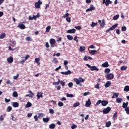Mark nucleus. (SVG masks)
<instances>
[{"mask_svg": "<svg viewBox=\"0 0 129 129\" xmlns=\"http://www.w3.org/2000/svg\"><path fill=\"white\" fill-rule=\"evenodd\" d=\"M12 104L13 107H19V103L17 102H12Z\"/></svg>", "mask_w": 129, "mask_h": 129, "instance_id": "19", "label": "nucleus"}, {"mask_svg": "<svg viewBox=\"0 0 129 129\" xmlns=\"http://www.w3.org/2000/svg\"><path fill=\"white\" fill-rule=\"evenodd\" d=\"M40 18V13H37V15L33 16V20H37V18Z\"/></svg>", "mask_w": 129, "mask_h": 129, "instance_id": "20", "label": "nucleus"}, {"mask_svg": "<svg viewBox=\"0 0 129 129\" xmlns=\"http://www.w3.org/2000/svg\"><path fill=\"white\" fill-rule=\"evenodd\" d=\"M105 73L108 74V73H110V69L107 68L105 69V71H104Z\"/></svg>", "mask_w": 129, "mask_h": 129, "instance_id": "33", "label": "nucleus"}, {"mask_svg": "<svg viewBox=\"0 0 129 129\" xmlns=\"http://www.w3.org/2000/svg\"><path fill=\"white\" fill-rule=\"evenodd\" d=\"M5 102H6V103H8V102H11V99H8L7 98H5Z\"/></svg>", "mask_w": 129, "mask_h": 129, "instance_id": "59", "label": "nucleus"}, {"mask_svg": "<svg viewBox=\"0 0 129 129\" xmlns=\"http://www.w3.org/2000/svg\"><path fill=\"white\" fill-rule=\"evenodd\" d=\"M118 18H119V15H116L113 17V20H114V21H116Z\"/></svg>", "mask_w": 129, "mask_h": 129, "instance_id": "32", "label": "nucleus"}, {"mask_svg": "<svg viewBox=\"0 0 129 129\" xmlns=\"http://www.w3.org/2000/svg\"><path fill=\"white\" fill-rule=\"evenodd\" d=\"M117 26H118V24H116L113 25L109 29H108V30H106V33H109V31H113V30H114V29H115V28H116L117 27Z\"/></svg>", "mask_w": 129, "mask_h": 129, "instance_id": "6", "label": "nucleus"}, {"mask_svg": "<svg viewBox=\"0 0 129 129\" xmlns=\"http://www.w3.org/2000/svg\"><path fill=\"white\" fill-rule=\"evenodd\" d=\"M109 64H108V61H105L102 64V67H103L104 68H107V67H109Z\"/></svg>", "mask_w": 129, "mask_h": 129, "instance_id": "13", "label": "nucleus"}, {"mask_svg": "<svg viewBox=\"0 0 129 129\" xmlns=\"http://www.w3.org/2000/svg\"><path fill=\"white\" fill-rule=\"evenodd\" d=\"M58 106L61 107V106H63L64 105V104L63 103V102L59 101L58 102Z\"/></svg>", "mask_w": 129, "mask_h": 129, "instance_id": "49", "label": "nucleus"}, {"mask_svg": "<svg viewBox=\"0 0 129 129\" xmlns=\"http://www.w3.org/2000/svg\"><path fill=\"white\" fill-rule=\"evenodd\" d=\"M40 116H41V115H39V116L35 115L34 116V118L35 120V121H38V118H40Z\"/></svg>", "mask_w": 129, "mask_h": 129, "instance_id": "44", "label": "nucleus"}, {"mask_svg": "<svg viewBox=\"0 0 129 129\" xmlns=\"http://www.w3.org/2000/svg\"><path fill=\"white\" fill-rule=\"evenodd\" d=\"M95 26H97V22H92V24H91V27H95Z\"/></svg>", "mask_w": 129, "mask_h": 129, "instance_id": "54", "label": "nucleus"}, {"mask_svg": "<svg viewBox=\"0 0 129 129\" xmlns=\"http://www.w3.org/2000/svg\"><path fill=\"white\" fill-rule=\"evenodd\" d=\"M125 111H126V113H127V114H129V108L126 109Z\"/></svg>", "mask_w": 129, "mask_h": 129, "instance_id": "64", "label": "nucleus"}, {"mask_svg": "<svg viewBox=\"0 0 129 129\" xmlns=\"http://www.w3.org/2000/svg\"><path fill=\"white\" fill-rule=\"evenodd\" d=\"M19 95L18 94V92L17 91H14L13 93V97H18Z\"/></svg>", "mask_w": 129, "mask_h": 129, "instance_id": "29", "label": "nucleus"}, {"mask_svg": "<svg viewBox=\"0 0 129 129\" xmlns=\"http://www.w3.org/2000/svg\"><path fill=\"white\" fill-rule=\"evenodd\" d=\"M7 61L9 63H13V62L14 61V58H13V57L12 56L8 57L7 58Z\"/></svg>", "mask_w": 129, "mask_h": 129, "instance_id": "17", "label": "nucleus"}, {"mask_svg": "<svg viewBox=\"0 0 129 129\" xmlns=\"http://www.w3.org/2000/svg\"><path fill=\"white\" fill-rule=\"evenodd\" d=\"M110 110H111V108L110 107H107L103 110V113L104 114H107V113H109Z\"/></svg>", "mask_w": 129, "mask_h": 129, "instance_id": "3", "label": "nucleus"}, {"mask_svg": "<svg viewBox=\"0 0 129 129\" xmlns=\"http://www.w3.org/2000/svg\"><path fill=\"white\" fill-rule=\"evenodd\" d=\"M116 101L117 103H121V101H122V99L121 98H117L116 99Z\"/></svg>", "mask_w": 129, "mask_h": 129, "instance_id": "23", "label": "nucleus"}, {"mask_svg": "<svg viewBox=\"0 0 129 129\" xmlns=\"http://www.w3.org/2000/svg\"><path fill=\"white\" fill-rule=\"evenodd\" d=\"M37 98H40V97H43V93H40V92H38V93H37Z\"/></svg>", "mask_w": 129, "mask_h": 129, "instance_id": "30", "label": "nucleus"}, {"mask_svg": "<svg viewBox=\"0 0 129 129\" xmlns=\"http://www.w3.org/2000/svg\"><path fill=\"white\" fill-rule=\"evenodd\" d=\"M79 105H80V103H79V102H77V103H74L73 107H77V106H79Z\"/></svg>", "mask_w": 129, "mask_h": 129, "instance_id": "36", "label": "nucleus"}, {"mask_svg": "<svg viewBox=\"0 0 129 129\" xmlns=\"http://www.w3.org/2000/svg\"><path fill=\"white\" fill-rule=\"evenodd\" d=\"M127 68V67L123 66L121 67L120 70H121L122 71H123L124 70H126Z\"/></svg>", "mask_w": 129, "mask_h": 129, "instance_id": "35", "label": "nucleus"}, {"mask_svg": "<svg viewBox=\"0 0 129 129\" xmlns=\"http://www.w3.org/2000/svg\"><path fill=\"white\" fill-rule=\"evenodd\" d=\"M74 41H76L77 43H78V39L77 38V36H76L74 38Z\"/></svg>", "mask_w": 129, "mask_h": 129, "instance_id": "62", "label": "nucleus"}, {"mask_svg": "<svg viewBox=\"0 0 129 129\" xmlns=\"http://www.w3.org/2000/svg\"><path fill=\"white\" fill-rule=\"evenodd\" d=\"M103 4H105V5L107 7L109 6V5L112 4V2L110 1V0H103Z\"/></svg>", "mask_w": 129, "mask_h": 129, "instance_id": "9", "label": "nucleus"}, {"mask_svg": "<svg viewBox=\"0 0 129 129\" xmlns=\"http://www.w3.org/2000/svg\"><path fill=\"white\" fill-rule=\"evenodd\" d=\"M124 91H126V92H128L129 91V86H126L124 88Z\"/></svg>", "mask_w": 129, "mask_h": 129, "instance_id": "38", "label": "nucleus"}, {"mask_svg": "<svg viewBox=\"0 0 129 129\" xmlns=\"http://www.w3.org/2000/svg\"><path fill=\"white\" fill-rule=\"evenodd\" d=\"M89 53L91 55H95V54L97 53V51L95 50H91L90 51H89Z\"/></svg>", "mask_w": 129, "mask_h": 129, "instance_id": "21", "label": "nucleus"}, {"mask_svg": "<svg viewBox=\"0 0 129 129\" xmlns=\"http://www.w3.org/2000/svg\"><path fill=\"white\" fill-rule=\"evenodd\" d=\"M5 37H6V33H3L1 35H0V39H4Z\"/></svg>", "mask_w": 129, "mask_h": 129, "instance_id": "42", "label": "nucleus"}, {"mask_svg": "<svg viewBox=\"0 0 129 129\" xmlns=\"http://www.w3.org/2000/svg\"><path fill=\"white\" fill-rule=\"evenodd\" d=\"M6 115H7V114H4L3 115H1L0 116V120H1V121H3V120H4L5 117H6Z\"/></svg>", "mask_w": 129, "mask_h": 129, "instance_id": "27", "label": "nucleus"}, {"mask_svg": "<svg viewBox=\"0 0 129 129\" xmlns=\"http://www.w3.org/2000/svg\"><path fill=\"white\" fill-rule=\"evenodd\" d=\"M19 77V74H17L16 76L13 77V79H17Z\"/></svg>", "mask_w": 129, "mask_h": 129, "instance_id": "61", "label": "nucleus"}, {"mask_svg": "<svg viewBox=\"0 0 129 129\" xmlns=\"http://www.w3.org/2000/svg\"><path fill=\"white\" fill-rule=\"evenodd\" d=\"M26 40L28 41H31V37H27L26 38Z\"/></svg>", "mask_w": 129, "mask_h": 129, "instance_id": "63", "label": "nucleus"}, {"mask_svg": "<svg viewBox=\"0 0 129 129\" xmlns=\"http://www.w3.org/2000/svg\"><path fill=\"white\" fill-rule=\"evenodd\" d=\"M76 32V30L75 29H69L67 31V33L68 34H75V32Z\"/></svg>", "mask_w": 129, "mask_h": 129, "instance_id": "11", "label": "nucleus"}, {"mask_svg": "<svg viewBox=\"0 0 129 129\" xmlns=\"http://www.w3.org/2000/svg\"><path fill=\"white\" fill-rule=\"evenodd\" d=\"M116 117H117V112L114 113V115H113V119H116Z\"/></svg>", "mask_w": 129, "mask_h": 129, "instance_id": "47", "label": "nucleus"}, {"mask_svg": "<svg viewBox=\"0 0 129 129\" xmlns=\"http://www.w3.org/2000/svg\"><path fill=\"white\" fill-rule=\"evenodd\" d=\"M17 27L20 28L21 30H24V29H26V26L23 23H19Z\"/></svg>", "mask_w": 129, "mask_h": 129, "instance_id": "10", "label": "nucleus"}, {"mask_svg": "<svg viewBox=\"0 0 129 129\" xmlns=\"http://www.w3.org/2000/svg\"><path fill=\"white\" fill-rule=\"evenodd\" d=\"M69 17V13H67L66 14L63 15V16H62V18H68Z\"/></svg>", "mask_w": 129, "mask_h": 129, "instance_id": "51", "label": "nucleus"}, {"mask_svg": "<svg viewBox=\"0 0 129 129\" xmlns=\"http://www.w3.org/2000/svg\"><path fill=\"white\" fill-rule=\"evenodd\" d=\"M85 105L87 107L91 105V100L90 99H88V101H86Z\"/></svg>", "mask_w": 129, "mask_h": 129, "instance_id": "14", "label": "nucleus"}, {"mask_svg": "<svg viewBox=\"0 0 129 129\" xmlns=\"http://www.w3.org/2000/svg\"><path fill=\"white\" fill-rule=\"evenodd\" d=\"M75 28H76L77 30H81V26H76V27H75Z\"/></svg>", "mask_w": 129, "mask_h": 129, "instance_id": "60", "label": "nucleus"}, {"mask_svg": "<svg viewBox=\"0 0 129 129\" xmlns=\"http://www.w3.org/2000/svg\"><path fill=\"white\" fill-rule=\"evenodd\" d=\"M102 101L101 100H99L98 101H97L96 104L95 105V106H97V105H99V104L102 103Z\"/></svg>", "mask_w": 129, "mask_h": 129, "instance_id": "37", "label": "nucleus"}, {"mask_svg": "<svg viewBox=\"0 0 129 129\" xmlns=\"http://www.w3.org/2000/svg\"><path fill=\"white\" fill-rule=\"evenodd\" d=\"M86 65L87 66V67H88V68L91 69V71H99V69L97 68L96 66H91L88 63H87Z\"/></svg>", "mask_w": 129, "mask_h": 129, "instance_id": "2", "label": "nucleus"}, {"mask_svg": "<svg viewBox=\"0 0 129 129\" xmlns=\"http://www.w3.org/2000/svg\"><path fill=\"white\" fill-rule=\"evenodd\" d=\"M67 97H74V95L72 94H67Z\"/></svg>", "mask_w": 129, "mask_h": 129, "instance_id": "53", "label": "nucleus"}, {"mask_svg": "<svg viewBox=\"0 0 129 129\" xmlns=\"http://www.w3.org/2000/svg\"><path fill=\"white\" fill-rule=\"evenodd\" d=\"M43 120L44 122H48L49 120H50V118H43Z\"/></svg>", "mask_w": 129, "mask_h": 129, "instance_id": "41", "label": "nucleus"}, {"mask_svg": "<svg viewBox=\"0 0 129 129\" xmlns=\"http://www.w3.org/2000/svg\"><path fill=\"white\" fill-rule=\"evenodd\" d=\"M127 105H128V102H126V103L123 102L122 106L126 110V109L128 108Z\"/></svg>", "mask_w": 129, "mask_h": 129, "instance_id": "12", "label": "nucleus"}, {"mask_svg": "<svg viewBox=\"0 0 129 129\" xmlns=\"http://www.w3.org/2000/svg\"><path fill=\"white\" fill-rule=\"evenodd\" d=\"M59 83H60V84L62 86V87H64V86H65V82H64L63 81H60Z\"/></svg>", "mask_w": 129, "mask_h": 129, "instance_id": "48", "label": "nucleus"}, {"mask_svg": "<svg viewBox=\"0 0 129 129\" xmlns=\"http://www.w3.org/2000/svg\"><path fill=\"white\" fill-rule=\"evenodd\" d=\"M85 50V47L84 46H80V51L81 52H83V51Z\"/></svg>", "mask_w": 129, "mask_h": 129, "instance_id": "45", "label": "nucleus"}, {"mask_svg": "<svg viewBox=\"0 0 129 129\" xmlns=\"http://www.w3.org/2000/svg\"><path fill=\"white\" fill-rule=\"evenodd\" d=\"M110 125H111V122L110 121H108L106 123V127H109Z\"/></svg>", "mask_w": 129, "mask_h": 129, "instance_id": "24", "label": "nucleus"}, {"mask_svg": "<svg viewBox=\"0 0 129 129\" xmlns=\"http://www.w3.org/2000/svg\"><path fill=\"white\" fill-rule=\"evenodd\" d=\"M67 22H68V23H71V17H67L66 18Z\"/></svg>", "mask_w": 129, "mask_h": 129, "instance_id": "52", "label": "nucleus"}, {"mask_svg": "<svg viewBox=\"0 0 129 129\" xmlns=\"http://www.w3.org/2000/svg\"><path fill=\"white\" fill-rule=\"evenodd\" d=\"M55 126H56V125L54 123H51L49 125V127L50 129H54L55 128Z\"/></svg>", "mask_w": 129, "mask_h": 129, "instance_id": "26", "label": "nucleus"}, {"mask_svg": "<svg viewBox=\"0 0 129 129\" xmlns=\"http://www.w3.org/2000/svg\"><path fill=\"white\" fill-rule=\"evenodd\" d=\"M101 104H102V106H106V105H107V104H108V101H107V100H103V101H102Z\"/></svg>", "mask_w": 129, "mask_h": 129, "instance_id": "16", "label": "nucleus"}, {"mask_svg": "<svg viewBox=\"0 0 129 129\" xmlns=\"http://www.w3.org/2000/svg\"><path fill=\"white\" fill-rule=\"evenodd\" d=\"M50 29H51V26H47L46 28V32L49 33V32H50Z\"/></svg>", "mask_w": 129, "mask_h": 129, "instance_id": "39", "label": "nucleus"}, {"mask_svg": "<svg viewBox=\"0 0 129 129\" xmlns=\"http://www.w3.org/2000/svg\"><path fill=\"white\" fill-rule=\"evenodd\" d=\"M77 126L75 124H73V125L71 126L72 129L77 128Z\"/></svg>", "mask_w": 129, "mask_h": 129, "instance_id": "57", "label": "nucleus"}, {"mask_svg": "<svg viewBox=\"0 0 129 129\" xmlns=\"http://www.w3.org/2000/svg\"><path fill=\"white\" fill-rule=\"evenodd\" d=\"M49 112L51 113V114H54L55 112H54V110L53 109H49Z\"/></svg>", "mask_w": 129, "mask_h": 129, "instance_id": "58", "label": "nucleus"}, {"mask_svg": "<svg viewBox=\"0 0 129 129\" xmlns=\"http://www.w3.org/2000/svg\"><path fill=\"white\" fill-rule=\"evenodd\" d=\"M60 73L63 75H69V74H71V71L69 70L67 72H61Z\"/></svg>", "mask_w": 129, "mask_h": 129, "instance_id": "15", "label": "nucleus"}, {"mask_svg": "<svg viewBox=\"0 0 129 129\" xmlns=\"http://www.w3.org/2000/svg\"><path fill=\"white\" fill-rule=\"evenodd\" d=\"M126 31V27L125 26H123L121 27V31L125 32Z\"/></svg>", "mask_w": 129, "mask_h": 129, "instance_id": "50", "label": "nucleus"}, {"mask_svg": "<svg viewBox=\"0 0 129 129\" xmlns=\"http://www.w3.org/2000/svg\"><path fill=\"white\" fill-rule=\"evenodd\" d=\"M74 81H75V82H76V84H77V85H80V86H82V84H80V82H84V81H85V80L82 78H79V79H74Z\"/></svg>", "mask_w": 129, "mask_h": 129, "instance_id": "1", "label": "nucleus"}, {"mask_svg": "<svg viewBox=\"0 0 129 129\" xmlns=\"http://www.w3.org/2000/svg\"><path fill=\"white\" fill-rule=\"evenodd\" d=\"M105 87L107 88V87H109L110 85H111V82L110 81H107L106 83L105 84Z\"/></svg>", "mask_w": 129, "mask_h": 129, "instance_id": "18", "label": "nucleus"}, {"mask_svg": "<svg viewBox=\"0 0 129 129\" xmlns=\"http://www.w3.org/2000/svg\"><path fill=\"white\" fill-rule=\"evenodd\" d=\"M99 85H100V84L98 83L96 85H95V88H97V89H99Z\"/></svg>", "mask_w": 129, "mask_h": 129, "instance_id": "56", "label": "nucleus"}, {"mask_svg": "<svg viewBox=\"0 0 129 129\" xmlns=\"http://www.w3.org/2000/svg\"><path fill=\"white\" fill-rule=\"evenodd\" d=\"M43 3L42 1L39 0L37 2H36L35 4V7L36 9H41V7L40 6L42 5Z\"/></svg>", "mask_w": 129, "mask_h": 129, "instance_id": "4", "label": "nucleus"}, {"mask_svg": "<svg viewBox=\"0 0 129 129\" xmlns=\"http://www.w3.org/2000/svg\"><path fill=\"white\" fill-rule=\"evenodd\" d=\"M67 38L68 39V40H73V36L70 35H68L67 36Z\"/></svg>", "mask_w": 129, "mask_h": 129, "instance_id": "40", "label": "nucleus"}, {"mask_svg": "<svg viewBox=\"0 0 129 129\" xmlns=\"http://www.w3.org/2000/svg\"><path fill=\"white\" fill-rule=\"evenodd\" d=\"M104 26H105V22H104V20H102V23H101L100 27H101V28H104Z\"/></svg>", "mask_w": 129, "mask_h": 129, "instance_id": "25", "label": "nucleus"}, {"mask_svg": "<svg viewBox=\"0 0 129 129\" xmlns=\"http://www.w3.org/2000/svg\"><path fill=\"white\" fill-rule=\"evenodd\" d=\"M114 77V75H113V74H109L106 76V79H107V80H112V79H113Z\"/></svg>", "mask_w": 129, "mask_h": 129, "instance_id": "7", "label": "nucleus"}, {"mask_svg": "<svg viewBox=\"0 0 129 129\" xmlns=\"http://www.w3.org/2000/svg\"><path fill=\"white\" fill-rule=\"evenodd\" d=\"M32 105V103L30 102H28L27 104L25 105L26 108H28V107H31V106Z\"/></svg>", "mask_w": 129, "mask_h": 129, "instance_id": "31", "label": "nucleus"}, {"mask_svg": "<svg viewBox=\"0 0 129 129\" xmlns=\"http://www.w3.org/2000/svg\"><path fill=\"white\" fill-rule=\"evenodd\" d=\"M95 10V7L93 6V5H91L90 8L86 9V12L88 13V12H91L92 11H94Z\"/></svg>", "mask_w": 129, "mask_h": 129, "instance_id": "8", "label": "nucleus"}, {"mask_svg": "<svg viewBox=\"0 0 129 129\" xmlns=\"http://www.w3.org/2000/svg\"><path fill=\"white\" fill-rule=\"evenodd\" d=\"M49 43L50 44V46L53 48L55 47V44H56V40H55L54 39L51 38L49 40Z\"/></svg>", "mask_w": 129, "mask_h": 129, "instance_id": "5", "label": "nucleus"}, {"mask_svg": "<svg viewBox=\"0 0 129 129\" xmlns=\"http://www.w3.org/2000/svg\"><path fill=\"white\" fill-rule=\"evenodd\" d=\"M35 61L36 63H37V65L38 66H40V63L39 62H40V58H36L35 59Z\"/></svg>", "mask_w": 129, "mask_h": 129, "instance_id": "28", "label": "nucleus"}, {"mask_svg": "<svg viewBox=\"0 0 129 129\" xmlns=\"http://www.w3.org/2000/svg\"><path fill=\"white\" fill-rule=\"evenodd\" d=\"M118 93H114L113 96H112L111 98H115L118 97Z\"/></svg>", "mask_w": 129, "mask_h": 129, "instance_id": "22", "label": "nucleus"}, {"mask_svg": "<svg viewBox=\"0 0 129 129\" xmlns=\"http://www.w3.org/2000/svg\"><path fill=\"white\" fill-rule=\"evenodd\" d=\"M68 86H69V87H70V88H71V87H73V83H72V82H70V83L68 84Z\"/></svg>", "mask_w": 129, "mask_h": 129, "instance_id": "55", "label": "nucleus"}, {"mask_svg": "<svg viewBox=\"0 0 129 129\" xmlns=\"http://www.w3.org/2000/svg\"><path fill=\"white\" fill-rule=\"evenodd\" d=\"M52 62H53V63L55 64H57V63H58V60H57L56 57H53Z\"/></svg>", "mask_w": 129, "mask_h": 129, "instance_id": "46", "label": "nucleus"}, {"mask_svg": "<svg viewBox=\"0 0 129 129\" xmlns=\"http://www.w3.org/2000/svg\"><path fill=\"white\" fill-rule=\"evenodd\" d=\"M60 84V79H58V81L56 82H53V85H59Z\"/></svg>", "mask_w": 129, "mask_h": 129, "instance_id": "34", "label": "nucleus"}, {"mask_svg": "<svg viewBox=\"0 0 129 129\" xmlns=\"http://www.w3.org/2000/svg\"><path fill=\"white\" fill-rule=\"evenodd\" d=\"M12 109H13V108H12V107H11V106H8V107H7V111L8 112H11V111H12Z\"/></svg>", "mask_w": 129, "mask_h": 129, "instance_id": "43", "label": "nucleus"}]
</instances>
